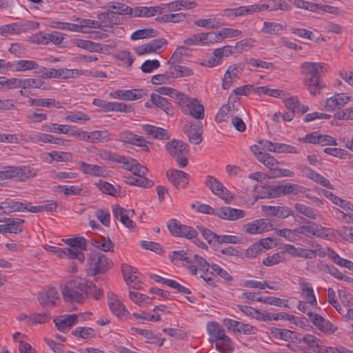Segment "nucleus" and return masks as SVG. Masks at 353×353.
I'll return each instance as SVG.
<instances>
[{"label": "nucleus", "mask_w": 353, "mask_h": 353, "mask_svg": "<svg viewBox=\"0 0 353 353\" xmlns=\"http://www.w3.org/2000/svg\"><path fill=\"white\" fill-rule=\"evenodd\" d=\"M92 288H96L92 283L81 278H76L66 283L62 290V295L65 301L70 303H83L92 292Z\"/></svg>", "instance_id": "f257e3e1"}, {"label": "nucleus", "mask_w": 353, "mask_h": 353, "mask_svg": "<svg viewBox=\"0 0 353 353\" xmlns=\"http://www.w3.org/2000/svg\"><path fill=\"white\" fill-rule=\"evenodd\" d=\"M324 65V63L316 62H305L301 65L302 74L305 75L304 84L311 94H316L325 86L320 80Z\"/></svg>", "instance_id": "f03ea898"}, {"label": "nucleus", "mask_w": 353, "mask_h": 353, "mask_svg": "<svg viewBox=\"0 0 353 353\" xmlns=\"http://www.w3.org/2000/svg\"><path fill=\"white\" fill-rule=\"evenodd\" d=\"M165 148L170 155L176 160L180 168L187 165L189 148L186 143L181 140L174 139L167 142Z\"/></svg>", "instance_id": "7ed1b4c3"}, {"label": "nucleus", "mask_w": 353, "mask_h": 353, "mask_svg": "<svg viewBox=\"0 0 353 353\" xmlns=\"http://www.w3.org/2000/svg\"><path fill=\"white\" fill-rule=\"evenodd\" d=\"M36 172L26 166H5L0 171V181L17 179L25 181L36 176Z\"/></svg>", "instance_id": "20e7f679"}, {"label": "nucleus", "mask_w": 353, "mask_h": 353, "mask_svg": "<svg viewBox=\"0 0 353 353\" xmlns=\"http://www.w3.org/2000/svg\"><path fill=\"white\" fill-rule=\"evenodd\" d=\"M112 265V261L101 252H92L88 259V271L93 276L105 272Z\"/></svg>", "instance_id": "39448f33"}, {"label": "nucleus", "mask_w": 353, "mask_h": 353, "mask_svg": "<svg viewBox=\"0 0 353 353\" xmlns=\"http://www.w3.org/2000/svg\"><path fill=\"white\" fill-rule=\"evenodd\" d=\"M167 226L172 235L187 239H194L197 237L198 233L192 227L183 225L175 219L168 221Z\"/></svg>", "instance_id": "423d86ee"}, {"label": "nucleus", "mask_w": 353, "mask_h": 353, "mask_svg": "<svg viewBox=\"0 0 353 353\" xmlns=\"http://www.w3.org/2000/svg\"><path fill=\"white\" fill-rule=\"evenodd\" d=\"M205 184L214 194L224 200L226 203H230L233 199L231 192L212 176H207Z\"/></svg>", "instance_id": "0eeeda50"}, {"label": "nucleus", "mask_w": 353, "mask_h": 353, "mask_svg": "<svg viewBox=\"0 0 353 353\" xmlns=\"http://www.w3.org/2000/svg\"><path fill=\"white\" fill-rule=\"evenodd\" d=\"M92 104L101 108L104 112H132L134 108L131 105H126L123 103L119 102H106L102 99H94Z\"/></svg>", "instance_id": "6e6552de"}, {"label": "nucleus", "mask_w": 353, "mask_h": 353, "mask_svg": "<svg viewBox=\"0 0 353 353\" xmlns=\"http://www.w3.org/2000/svg\"><path fill=\"white\" fill-rule=\"evenodd\" d=\"M350 97L345 93H339L327 98L323 104L325 111H334L344 107L350 101Z\"/></svg>", "instance_id": "1a4fd4ad"}, {"label": "nucleus", "mask_w": 353, "mask_h": 353, "mask_svg": "<svg viewBox=\"0 0 353 353\" xmlns=\"http://www.w3.org/2000/svg\"><path fill=\"white\" fill-rule=\"evenodd\" d=\"M183 132L192 144L199 145L203 140V125L201 122L185 125Z\"/></svg>", "instance_id": "9d476101"}, {"label": "nucleus", "mask_w": 353, "mask_h": 353, "mask_svg": "<svg viewBox=\"0 0 353 353\" xmlns=\"http://www.w3.org/2000/svg\"><path fill=\"white\" fill-rule=\"evenodd\" d=\"M167 45L168 41L166 39L158 38L150 41L148 43L139 46L134 50L138 55L141 56L145 54L155 53L159 49Z\"/></svg>", "instance_id": "9b49d317"}, {"label": "nucleus", "mask_w": 353, "mask_h": 353, "mask_svg": "<svg viewBox=\"0 0 353 353\" xmlns=\"http://www.w3.org/2000/svg\"><path fill=\"white\" fill-rule=\"evenodd\" d=\"M245 216L244 210L230 207H221L216 210V216L228 221H236Z\"/></svg>", "instance_id": "f8f14e48"}, {"label": "nucleus", "mask_w": 353, "mask_h": 353, "mask_svg": "<svg viewBox=\"0 0 353 353\" xmlns=\"http://www.w3.org/2000/svg\"><path fill=\"white\" fill-rule=\"evenodd\" d=\"M108 304L111 312L117 317L122 318L128 314V311L123 303L118 299L114 294L110 292L108 294Z\"/></svg>", "instance_id": "ddd939ff"}, {"label": "nucleus", "mask_w": 353, "mask_h": 353, "mask_svg": "<svg viewBox=\"0 0 353 353\" xmlns=\"http://www.w3.org/2000/svg\"><path fill=\"white\" fill-rule=\"evenodd\" d=\"M170 182L177 189L184 188L188 183L189 175L179 170H169L166 173Z\"/></svg>", "instance_id": "4468645a"}, {"label": "nucleus", "mask_w": 353, "mask_h": 353, "mask_svg": "<svg viewBox=\"0 0 353 353\" xmlns=\"http://www.w3.org/2000/svg\"><path fill=\"white\" fill-rule=\"evenodd\" d=\"M145 94L142 89H133L116 90L111 92L110 96L114 99L132 101L141 99Z\"/></svg>", "instance_id": "2eb2a0df"}, {"label": "nucleus", "mask_w": 353, "mask_h": 353, "mask_svg": "<svg viewBox=\"0 0 353 353\" xmlns=\"http://www.w3.org/2000/svg\"><path fill=\"white\" fill-rule=\"evenodd\" d=\"M59 299V293L55 288H50L48 290L39 293L38 300L43 308H51L56 305V301Z\"/></svg>", "instance_id": "dca6fc26"}, {"label": "nucleus", "mask_w": 353, "mask_h": 353, "mask_svg": "<svg viewBox=\"0 0 353 353\" xmlns=\"http://www.w3.org/2000/svg\"><path fill=\"white\" fill-rule=\"evenodd\" d=\"M78 319L79 316L77 314H65L54 319V322L59 330L65 332L78 323Z\"/></svg>", "instance_id": "f3484780"}, {"label": "nucleus", "mask_w": 353, "mask_h": 353, "mask_svg": "<svg viewBox=\"0 0 353 353\" xmlns=\"http://www.w3.org/2000/svg\"><path fill=\"white\" fill-rule=\"evenodd\" d=\"M327 256L336 265L353 270V262L350 260L341 258L334 250L330 248H327L322 254H319V256Z\"/></svg>", "instance_id": "a211bd4d"}, {"label": "nucleus", "mask_w": 353, "mask_h": 353, "mask_svg": "<svg viewBox=\"0 0 353 353\" xmlns=\"http://www.w3.org/2000/svg\"><path fill=\"white\" fill-rule=\"evenodd\" d=\"M172 262L176 264L177 261H184L186 262L185 266L192 274L196 275L197 274V269L195 265L193 264L192 259L188 256V254L184 250L174 251L170 255Z\"/></svg>", "instance_id": "6ab92c4d"}, {"label": "nucleus", "mask_w": 353, "mask_h": 353, "mask_svg": "<svg viewBox=\"0 0 353 353\" xmlns=\"http://www.w3.org/2000/svg\"><path fill=\"white\" fill-rule=\"evenodd\" d=\"M123 168L130 171L133 174L137 176H144L148 172V168L138 163L135 159L129 157L125 158Z\"/></svg>", "instance_id": "aec40b11"}, {"label": "nucleus", "mask_w": 353, "mask_h": 353, "mask_svg": "<svg viewBox=\"0 0 353 353\" xmlns=\"http://www.w3.org/2000/svg\"><path fill=\"white\" fill-rule=\"evenodd\" d=\"M143 130L148 136L159 140H168L170 139V134L167 130L154 125L145 124L142 125Z\"/></svg>", "instance_id": "412c9836"}, {"label": "nucleus", "mask_w": 353, "mask_h": 353, "mask_svg": "<svg viewBox=\"0 0 353 353\" xmlns=\"http://www.w3.org/2000/svg\"><path fill=\"white\" fill-rule=\"evenodd\" d=\"M12 70L14 72H26L30 70H38L39 65L38 63L32 60L21 59L14 61L13 63H8Z\"/></svg>", "instance_id": "4be33fe9"}, {"label": "nucleus", "mask_w": 353, "mask_h": 353, "mask_svg": "<svg viewBox=\"0 0 353 353\" xmlns=\"http://www.w3.org/2000/svg\"><path fill=\"white\" fill-rule=\"evenodd\" d=\"M18 88H21L23 90L40 88L44 90L49 89L48 85H46L45 82L33 78H18Z\"/></svg>", "instance_id": "5701e85b"}, {"label": "nucleus", "mask_w": 353, "mask_h": 353, "mask_svg": "<svg viewBox=\"0 0 353 353\" xmlns=\"http://www.w3.org/2000/svg\"><path fill=\"white\" fill-rule=\"evenodd\" d=\"M305 343L307 344L314 352L323 353L325 345L323 342L316 336L310 334H307L299 339V343Z\"/></svg>", "instance_id": "b1692460"}, {"label": "nucleus", "mask_w": 353, "mask_h": 353, "mask_svg": "<svg viewBox=\"0 0 353 353\" xmlns=\"http://www.w3.org/2000/svg\"><path fill=\"white\" fill-rule=\"evenodd\" d=\"M268 8L269 5L265 4H254L247 6H240L234 8V17H241L252 14L265 10H268Z\"/></svg>", "instance_id": "393cba45"}, {"label": "nucleus", "mask_w": 353, "mask_h": 353, "mask_svg": "<svg viewBox=\"0 0 353 353\" xmlns=\"http://www.w3.org/2000/svg\"><path fill=\"white\" fill-rule=\"evenodd\" d=\"M50 251L52 252L54 254L57 255L59 257L64 258L66 257L70 259H77L81 263H83L85 261V256L81 255L78 256L73 250L66 249V248H61L55 246H50Z\"/></svg>", "instance_id": "a878e982"}, {"label": "nucleus", "mask_w": 353, "mask_h": 353, "mask_svg": "<svg viewBox=\"0 0 353 353\" xmlns=\"http://www.w3.org/2000/svg\"><path fill=\"white\" fill-rule=\"evenodd\" d=\"M193 264L195 265L196 269L198 268L202 272H208L209 268H211V265L206 261L205 259L203 257L194 254L192 260ZM201 278H203L209 285H213V280L208 276L207 272H205L202 274Z\"/></svg>", "instance_id": "bb28decb"}, {"label": "nucleus", "mask_w": 353, "mask_h": 353, "mask_svg": "<svg viewBox=\"0 0 353 353\" xmlns=\"http://www.w3.org/2000/svg\"><path fill=\"white\" fill-rule=\"evenodd\" d=\"M81 170L87 174H90L95 176H105L106 174V170L100 165L88 164L84 161L79 163Z\"/></svg>", "instance_id": "cd10ccee"}, {"label": "nucleus", "mask_w": 353, "mask_h": 353, "mask_svg": "<svg viewBox=\"0 0 353 353\" xmlns=\"http://www.w3.org/2000/svg\"><path fill=\"white\" fill-rule=\"evenodd\" d=\"M187 112L194 118L201 119L204 117V108L196 99H191L187 104L186 108L183 110Z\"/></svg>", "instance_id": "c85d7f7f"}, {"label": "nucleus", "mask_w": 353, "mask_h": 353, "mask_svg": "<svg viewBox=\"0 0 353 353\" xmlns=\"http://www.w3.org/2000/svg\"><path fill=\"white\" fill-rule=\"evenodd\" d=\"M263 210H266L268 214L285 219L292 215V210L286 206H265Z\"/></svg>", "instance_id": "c756f323"}, {"label": "nucleus", "mask_w": 353, "mask_h": 353, "mask_svg": "<svg viewBox=\"0 0 353 353\" xmlns=\"http://www.w3.org/2000/svg\"><path fill=\"white\" fill-rule=\"evenodd\" d=\"M299 285L303 292V298L307 301V303L311 305L316 306L317 305V301L314 294L312 285L304 279L300 281Z\"/></svg>", "instance_id": "7c9ffc66"}, {"label": "nucleus", "mask_w": 353, "mask_h": 353, "mask_svg": "<svg viewBox=\"0 0 353 353\" xmlns=\"http://www.w3.org/2000/svg\"><path fill=\"white\" fill-rule=\"evenodd\" d=\"M65 243L70 246V248H65L66 249H71L78 255H84L83 253L79 252L77 248L81 250H85L87 247L86 240L83 237H75L71 239H67Z\"/></svg>", "instance_id": "2f4dec72"}, {"label": "nucleus", "mask_w": 353, "mask_h": 353, "mask_svg": "<svg viewBox=\"0 0 353 353\" xmlns=\"http://www.w3.org/2000/svg\"><path fill=\"white\" fill-rule=\"evenodd\" d=\"M207 331L210 335V341L212 343L218 341L221 336L225 332V330L216 322L210 321L207 324Z\"/></svg>", "instance_id": "473e14b6"}, {"label": "nucleus", "mask_w": 353, "mask_h": 353, "mask_svg": "<svg viewBox=\"0 0 353 353\" xmlns=\"http://www.w3.org/2000/svg\"><path fill=\"white\" fill-rule=\"evenodd\" d=\"M29 103L31 106H40L46 107L48 108L55 107L57 108H63L62 103L59 101H56L53 99H33L29 98Z\"/></svg>", "instance_id": "72a5a7b5"}, {"label": "nucleus", "mask_w": 353, "mask_h": 353, "mask_svg": "<svg viewBox=\"0 0 353 353\" xmlns=\"http://www.w3.org/2000/svg\"><path fill=\"white\" fill-rule=\"evenodd\" d=\"M112 134L108 130H96L89 133L88 142L104 143L111 140Z\"/></svg>", "instance_id": "f704fd0d"}, {"label": "nucleus", "mask_w": 353, "mask_h": 353, "mask_svg": "<svg viewBox=\"0 0 353 353\" xmlns=\"http://www.w3.org/2000/svg\"><path fill=\"white\" fill-rule=\"evenodd\" d=\"M169 70L170 76L174 78L190 77L194 74L192 69L183 65H172Z\"/></svg>", "instance_id": "c9c22d12"}, {"label": "nucleus", "mask_w": 353, "mask_h": 353, "mask_svg": "<svg viewBox=\"0 0 353 353\" xmlns=\"http://www.w3.org/2000/svg\"><path fill=\"white\" fill-rule=\"evenodd\" d=\"M305 174L309 179L313 180L314 181H315V182H316L329 189H331V190L334 189L333 185L323 176L321 175L320 174L316 172L313 170L308 168H306L305 169Z\"/></svg>", "instance_id": "e433bc0d"}, {"label": "nucleus", "mask_w": 353, "mask_h": 353, "mask_svg": "<svg viewBox=\"0 0 353 353\" xmlns=\"http://www.w3.org/2000/svg\"><path fill=\"white\" fill-rule=\"evenodd\" d=\"M150 100L153 104L162 109L167 114H170V112L172 111L171 104L165 98L161 97V95L156 93H152L150 95Z\"/></svg>", "instance_id": "4c0bfd02"}, {"label": "nucleus", "mask_w": 353, "mask_h": 353, "mask_svg": "<svg viewBox=\"0 0 353 353\" xmlns=\"http://www.w3.org/2000/svg\"><path fill=\"white\" fill-rule=\"evenodd\" d=\"M125 183L132 185L139 186L144 188H148L154 185V182L145 176L125 177Z\"/></svg>", "instance_id": "58836bf2"}, {"label": "nucleus", "mask_w": 353, "mask_h": 353, "mask_svg": "<svg viewBox=\"0 0 353 353\" xmlns=\"http://www.w3.org/2000/svg\"><path fill=\"white\" fill-rule=\"evenodd\" d=\"M24 222L20 219H8L6 223V232L18 234L23 230L22 223Z\"/></svg>", "instance_id": "ea45409f"}, {"label": "nucleus", "mask_w": 353, "mask_h": 353, "mask_svg": "<svg viewBox=\"0 0 353 353\" xmlns=\"http://www.w3.org/2000/svg\"><path fill=\"white\" fill-rule=\"evenodd\" d=\"M216 342V348L223 353H228V352L234 349L233 343L230 338L225 334V332Z\"/></svg>", "instance_id": "a19ab883"}, {"label": "nucleus", "mask_w": 353, "mask_h": 353, "mask_svg": "<svg viewBox=\"0 0 353 353\" xmlns=\"http://www.w3.org/2000/svg\"><path fill=\"white\" fill-rule=\"evenodd\" d=\"M107 7L114 10V11L117 14H128L132 16L133 14V8L121 3L109 2L107 4Z\"/></svg>", "instance_id": "79ce46f5"}, {"label": "nucleus", "mask_w": 353, "mask_h": 353, "mask_svg": "<svg viewBox=\"0 0 353 353\" xmlns=\"http://www.w3.org/2000/svg\"><path fill=\"white\" fill-rule=\"evenodd\" d=\"M72 334L83 339H89L96 336L94 330L89 327H78L72 332Z\"/></svg>", "instance_id": "37998d69"}, {"label": "nucleus", "mask_w": 353, "mask_h": 353, "mask_svg": "<svg viewBox=\"0 0 353 353\" xmlns=\"http://www.w3.org/2000/svg\"><path fill=\"white\" fill-rule=\"evenodd\" d=\"M129 297L131 301L139 306H143L152 303V298L137 291H130Z\"/></svg>", "instance_id": "c03bdc74"}, {"label": "nucleus", "mask_w": 353, "mask_h": 353, "mask_svg": "<svg viewBox=\"0 0 353 353\" xmlns=\"http://www.w3.org/2000/svg\"><path fill=\"white\" fill-rule=\"evenodd\" d=\"M324 250L320 245H315L314 250L299 248L298 257L314 259L316 255L319 256L320 253L322 254Z\"/></svg>", "instance_id": "a18cd8bd"}, {"label": "nucleus", "mask_w": 353, "mask_h": 353, "mask_svg": "<svg viewBox=\"0 0 353 353\" xmlns=\"http://www.w3.org/2000/svg\"><path fill=\"white\" fill-rule=\"evenodd\" d=\"M283 29L284 27L281 23L265 21L261 31L269 34H279Z\"/></svg>", "instance_id": "49530a36"}, {"label": "nucleus", "mask_w": 353, "mask_h": 353, "mask_svg": "<svg viewBox=\"0 0 353 353\" xmlns=\"http://www.w3.org/2000/svg\"><path fill=\"white\" fill-rule=\"evenodd\" d=\"M295 208L299 213L311 219H316L320 216L319 212L302 203H296Z\"/></svg>", "instance_id": "de8ad7c7"}, {"label": "nucleus", "mask_w": 353, "mask_h": 353, "mask_svg": "<svg viewBox=\"0 0 353 353\" xmlns=\"http://www.w3.org/2000/svg\"><path fill=\"white\" fill-rule=\"evenodd\" d=\"M59 69L50 68L48 69L45 67H40L38 70L34 71L37 77L42 79H51L59 78Z\"/></svg>", "instance_id": "09e8293b"}, {"label": "nucleus", "mask_w": 353, "mask_h": 353, "mask_svg": "<svg viewBox=\"0 0 353 353\" xmlns=\"http://www.w3.org/2000/svg\"><path fill=\"white\" fill-rule=\"evenodd\" d=\"M260 155V162L263 163L270 170L274 171L276 172L279 168V165L278 160L268 153H265V154Z\"/></svg>", "instance_id": "8fccbe9b"}, {"label": "nucleus", "mask_w": 353, "mask_h": 353, "mask_svg": "<svg viewBox=\"0 0 353 353\" xmlns=\"http://www.w3.org/2000/svg\"><path fill=\"white\" fill-rule=\"evenodd\" d=\"M101 159L104 161H110L113 162L123 163L125 161L126 157L119 155L115 152L108 150H103L99 153Z\"/></svg>", "instance_id": "3c124183"}, {"label": "nucleus", "mask_w": 353, "mask_h": 353, "mask_svg": "<svg viewBox=\"0 0 353 353\" xmlns=\"http://www.w3.org/2000/svg\"><path fill=\"white\" fill-rule=\"evenodd\" d=\"M271 11L281 10L282 11H290L292 9L291 6L285 0H269L268 3Z\"/></svg>", "instance_id": "603ef678"}, {"label": "nucleus", "mask_w": 353, "mask_h": 353, "mask_svg": "<svg viewBox=\"0 0 353 353\" xmlns=\"http://www.w3.org/2000/svg\"><path fill=\"white\" fill-rule=\"evenodd\" d=\"M157 31L152 28L141 29L134 32L131 34L132 40H137L140 39L154 37L157 35Z\"/></svg>", "instance_id": "864d4df0"}, {"label": "nucleus", "mask_w": 353, "mask_h": 353, "mask_svg": "<svg viewBox=\"0 0 353 353\" xmlns=\"http://www.w3.org/2000/svg\"><path fill=\"white\" fill-rule=\"evenodd\" d=\"M81 27H86L90 28H98L101 29L103 31H108L109 26L102 25V23L99 21H95L88 19H83L79 21Z\"/></svg>", "instance_id": "5fc2aeb1"}, {"label": "nucleus", "mask_w": 353, "mask_h": 353, "mask_svg": "<svg viewBox=\"0 0 353 353\" xmlns=\"http://www.w3.org/2000/svg\"><path fill=\"white\" fill-rule=\"evenodd\" d=\"M271 333L276 339H282L285 341H290L292 339L293 332L289 330L272 328Z\"/></svg>", "instance_id": "6e6d98bb"}, {"label": "nucleus", "mask_w": 353, "mask_h": 353, "mask_svg": "<svg viewBox=\"0 0 353 353\" xmlns=\"http://www.w3.org/2000/svg\"><path fill=\"white\" fill-rule=\"evenodd\" d=\"M258 301L268 304L270 305H275V306H284V307H288L286 300H283L277 297H273V296H267V297H262L260 296L258 299Z\"/></svg>", "instance_id": "4d7b16f0"}, {"label": "nucleus", "mask_w": 353, "mask_h": 353, "mask_svg": "<svg viewBox=\"0 0 353 353\" xmlns=\"http://www.w3.org/2000/svg\"><path fill=\"white\" fill-rule=\"evenodd\" d=\"M5 208L8 209L9 212H24L28 211V204L18 201H10L5 203Z\"/></svg>", "instance_id": "13d9d810"}, {"label": "nucleus", "mask_w": 353, "mask_h": 353, "mask_svg": "<svg viewBox=\"0 0 353 353\" xmlns=\"http://www.w3.org/2000/svg\"><path fill=\"white\" fill-rule=\"evenodd\" d=\"M185 15L183 13L177 14H166L161 17L156 18V20L161 22L168 23L173 22L177 23L184 19Z\"/></svg>", "instance_id": "bf43d9fd"}, {"label": "nucleus", "mask_w": 353, "mask_h": 353, "mask_svg": "<svg viewBox=\"0 0 353 353\" xmlns=\"http://www.w3.org/2000/svg\"><path fill=\"white\" fill-rule=\"evenodd\" d=\"M194 24L199 27L213 29L218 28L220 23L216 18H209L196 20Z\"/></svg>", "instance_id": "052dcab7"}, {"label": "nucleus", "mask_w": 353, "mask_h": 353, "mask_svg": "<svg viewBox=\"0 0 353 353\" xmlns=\"http://www.w3.org/2000/svg\"><path fill=\"white\" fill-rule=\"evenodd\" d=\"M218 41L224 38H230L238 37L241 34V31L232 28H222L219 32H216Z\"/></svg>", "instance_id": "680f3d73"}, {"label": "nucleus", "mask_w": 353, "mask_h": 353, "mask_svg": "<svg viewBox=\"0 0 353 353\" xmlns=\"http://www.w3.org/2000/svg\"><path fill=\"white\" fill-rule=\"evenodd\" d=\"M197 228L209 244L217 243L218 235L216 234L203 226H197Z\"/></svg>", "instance_id": "e2e57ef3"}, {"label": "nucleus", "mask_w": 353, "mask_h": 353, "mask_svg": "<svg viewBox=\"0 0 353 353\" xmlns=\"http://www.w3.org/2000/svg\"><path fill=\"white\" fill-rule=\"evenodd\" d=\"M283 188H282L283 194H299L302 193L304 188L297 184L294 183H286L283 185Z\"/></svg>", "instance_id": "0e129e2a"}, {"label": "nucleus", "mask_w": 353, "mask_h": 353, "mask_svg": "<svg viewBox=\"0 0 353 353\" xmlns=\"http://www.w3.org/2000/svg\"><path fill=\"white\" fill-rule=\"evenodd\" d=\"M261 252H263V243H255L247 249L245 256L248 259H252Z\"/></svg>", "instance_id": "69168bd1"}, {"label": "nucleus", "mask_w": 353, "mask_h": 353, "mask_svg": "<svg viewBox=\"0 0 353 353\" xmlns=\"http://www.w3.org/2000/svg\"><path fill=\"white\" fill-rule=\"evenodd\" d=\"M284 260L285 259L283 255L281 254L280 253H276L264 259L262 261V263L266 266H272L280 263H283Z\"/></svg>", "instance_id": "338daca9"}, {"label": "nucleus", "mask_w": 353, "mask_h": 353, "mask_svg": "<svg viewBox=\"0 0 353 353\" xmlns=\"http://www.w3.org/2000/svg\"><path fill=\"white\" fill-rule=\"evenodd\" d=\"M65 119L71 122H79L81 121H89L90 118L88 114H84L81 112H69L65 117Z\"/></svg>", "instance_id": "774afa93"}]
</instances>
